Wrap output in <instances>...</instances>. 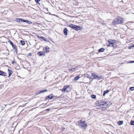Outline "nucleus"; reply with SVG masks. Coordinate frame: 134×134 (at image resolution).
<instances>
[{
	"label": "nucleus",
	"instance_id": "36",
	"mask_svg": "<svg viewBox=\"0 0 134 134\" xmlns=\"http://www.w3.org/2000/svg\"><path fill=\"white\" fill-rule=\"evenodd\" d=\"M132 47H134V44H132Z\"/></svg>",
	"mask_w": 134,
	"mask_h": 134
},
{
	"label": "nucleus",
	"instance_id": "2",
	"mask_svg": "<svg viewBox=\"0 0 134 134\" xmlns=\"http://www.w3.org/2000/svg\"><path fill=\"white\" fill-rule=\"evenodd\" d=\"M85 121H82V120H80V122L79 123V126L82 128L86 129L87 126V124L85 123Z\"/></svg>",
	"mask_w": 134,
	"mask_h": 134
},
{
	"label": "nucleus",
	"instance_id": "22",
	"mask_svg": "<svg viewBox=\"0 0 134 134\" xmlns=\"http://www.w3.org/2000/svg\"><path fill=\"white\" fill-rule=\"evenodd\" d=\"M20 42L21 43V45H24L25 44V42H24V41H23L21 40L20 41Z\"/></svg>",
	"mask_w": 134,
	"mask_h": 134
},
{
	"label": "nucleus",
	"instance_id": "28",
	"mask_svg": "<svg viewBox=\"0 0 134 134\" xmlns=\"http://www.w3.org/2000/svg\"><path fill=\"white\" fill-rule=\"evenodd\" d=\"M75 70V68H72L70 69L69 70L70 71H74V70Z\"/></svg>",
	"mask_w": 134,
	"mask_h": 134
},
{
	"label": "nucleus",
	"instance_id": "6",
	"mask_svg": "<svg viewBox=\"0 0 134 134\" xmlns=\"http://www.w3.org/2000/svg\"><path fill=\"white\" fill-rule=\"evenodd\" d=\"M108 41L109 44H112L114 43V41L111 40H108Z\"/></svg>",
	"mask_w": 134,
	"mask_h": 134
},
{
	"label": "nucleus",
	"instance_id": "21",
	"mask_svg": "<svg viewBox=\"0 0 134 134\" xmlns=\"http://www.w3.org/2000/svg\"><path fill=\"white\" fill-rule=\"evenodd\" d=\"M123 121H120L118 122V124L119 125H121L123 124Z\"/></svg>",
	"mask_w": 134,
	"mask_h": 134
},
{
	"label": "nucleus",
	"instance_id": "33",
	"mask_svg": "<svg viewBox=\"0 0 134 134\" xmlns=\"http://www.w3.org/2000/svg\"><path fill=\"white\" fill-rule=\"evenodd\" d=\"M65 129V127H63L62 128V130L63 131Z\"/></svg>",
	"mask_w": 134,
	"mask_h": 134
},
{
	"label": "nucleus",
	"instance_id": "32",
	"mask_svg": "<svg viewBox=\"0 0 134 134\" xmlns=\"http://www.w3.org/2000/svg\"><path fill=\"white\" fill-rule=\"evenodd\" d=\"M133 47H132V45H131L130 46H129V49H131V48Z\"/></svg>",
	"mask_w": 134,
	"mask_h": 134
},
{
	"label": "nucleus",
	"instance_id": "4",
	"mask_svg": "<svg viewBox=\"0 0 134 134\" xmlns=\"http://www.w3.org/2000/svg\"><path fill=\"white\" fill-rule=\"evenodd\" d=\"M106 104L107 103L105 102L102 101L98 103L97 105L99 106L100 107L103 108L104 107V106H106Z\"/></svg>",
	"mask_w": 134,
	"mask_h": 134
},
{
	"label": "nucleus",
	"instance_id": "40",
	"mask_svg": "<svg viewBox=\"0 0 134 134\" xmlns=\"http://www.w3.org/2000/svg\"><path fill=\"white\" fill-rule=\"evenodd\" d=\"M133 117H134V116H133Z\"/></svg>",
	"mask_w": 134,
	"mask_h": 134
},
{
	"label": "nucleus",
	"instance_id": "13",
	"mask_svg": "<svg viewBox=\"0 0 134 134\" xmlns=\"http://www.w3.org/2000/svg\"><path fill=\"white\" fill-rule=\"evenodd\" d=\"M104 50V48H102L99 49L98 50V52H103Z\"/></svg>",
	"mask_w": 134,
	"mask_h": 134
},
{
	"label": "nucleus",
	"instance_id": "14",
	"mask_svg": "<svg viewBox=\"0 0 134 134\" xmlns=\"http://www.w3.org/2000/svg\"><path fill=\"white\" fill-rule=\"evenodd\" d=\"M69 87V86H64L63 88L62 89V90L63 91H65L66 89L67 88H68Z\"/></svg>",
	"mask_w": 134,
	"mask_h": 134
},
{
	"label": "nucleus",
	"instance_id": "7",
	"mask_svg": "<svg viewBox=\"0 0 134 134\" xmlns=\"http://www.w3.org/2000/svg\"><path fill=\"white\" fill-rule=\"evenodd\" d=\"M0 75L6 76H7V74L2 71H0Z\"/></svg>",
	"mask_w": 134,
	"mask_h": 134
},
{
	"label": "nucleus",
	"instance_id": "20",
	"mask_svg": "<svg viewBox=\"0 0 134 134\" xmlns=\"http://www.w3.org/2000/svg\"><path fill=\"white\" fill-rule=\"evenodd\" d=\"M86 75V76H87L86 77L87 78H89V79H92V77L89 74H87Z\"/></svg>",
	"mask_w": 134,
	"mask_h": 134
},
{
	"label": "nucleus",
	"instance_id": "23",
	"mask_svg": "<svg viewBox=\"0 0 134 134\" xmlns=\"http://www.w3.org/2000/svg\"><path fill=\"white\" fill-rule=\"evenodd\" d=\"M91 97L92 98L95 99L96 98V96L95 95H91Z\"/></svg>",
	"mask_w": 134,
	"mask_h": 134
},
{
	"label": "nucleus",
	"instance_id": "35",
	"mask_svg": "<svg viewBox=\"0 0 134 134\" xmlns=\"http://www.w3.org/2000/svg\"><path fill=\"white\" fill-rule=\"evenodd\" d=\"M130 63H134V61H130Z\"/></svg>",
	"mask_w": 134,
	"mask_h": 134
},
{
	"label": "nucleus",
	"instance_id": "38",
	"mask_svg": "<svg viewBox=\"0 0 134 134\" xmlns=\"http://www.w3.org/2000/svg\"><path fill=\"white\" fill-rule=\"evenodd\" d=\"M108 46H110V45H109H109H108Z\"/></svg>",
	"mask_w": 134,
	"mask_h": 134
},
{
	"label": "nucleus",
	"instance_id": "16",
	"mask_svg": "<svg viewBox=\"0 0 134 134\" xmlns=\"http://www.w3.org/2000/svg\"><path fill=\"white\" fill-rule=\"evenodd\" d=\"M47 90L46 89H45L44 90L41 91H40V92H39L37 94H40V93H42L43 92H47Z\"/></svg>",
	"mask_w": 134,
	"mask_h": 134
},
{
	"label": "nucleus",
	"instance_id": "29",
	"mask_svg": "<svg viewBox=\"0 0 134 134\" xmlns=\"http://www.w3.org/2000/svg\"><path fill=\"white\" fill-rule=\"evenodd\" d=\"M130 89L131 91L134 90V87H131L130 88Z\"/></svg>",
	"mask_w": 134,
	"mask_h": 134
},
{
	"label": "nucleus",
	"instance_id": "39",
	"mask_svg": "<svg viewBox=\"0 0 134 134\" xmlns=\"http://www.w3.org/2000/svg\"><path fill=\"white\" fill-rule=\"evenodd\" d=\"M47 134H48V133H47Z\"/></svg>",
	"mask_w": 134,
	"mask_h": 134
},
{
	"label": "nucleus",
	"instance_id": "24",
	"mask_svg": "<svg viewBox=\"0 0 134 134\" xmlns=\"http://www.w3.org/2000/svg\"><path fill=\"white\" fill-rule=\"evenodd\" d=\"M40 38H41L43 40H44L45 41H47V40H46L45 38L44 37H40Z\"/></svg>",
	"mask_w": 134,
	"mask_h": 134
},
{
	"label": "nucleus",
	"instance_id": "34",
	"mask_svg": "<svg viewBox=\"0 0 134 134\" xmlns=\"http://www.w3.org/2000/svg\"><path fill=\"white\" fill-rule=\"evenodd\" d=\"M46 111H50V109L49 108V109H46Z\"/></svg>",
	"mask_w": 134,
	"mask_h": 134
},
{
	"label": "nucleus",
	"instance_id": "18",
	"mask_svg": "<svg viewBox=\"0 0 134 134\" xmlns=\"http://www.w3.org/2000/svg\"><path fill=\"white\" fill-rule=\"evenodd\" d=\"M103 78V77L102 76H97V79H97V80H100L101 79H102Z\"/></svg>",
	"mask_w": 134,
	"mask_h": 134
},
{
	"label": "nucleus",
	"instance_id": "25",
	"mask_svg": "<svg viewBox=\"0 0 134 134\" xmlns=\"http://www.w3.org/2000/svg\"><path fill=\"white\" fill-rule=\"evenodd\" d=\"M8 42L11 45H13V44L12 42L10 40L8 41Z\"/></svg>",
	"mask_w": 134,
	"mask_h": 134
},
{
	"label": "nucleus",
	"instance_id": "9",
	"mask_svg": "<svg viewBox=\"0 0 134 134\" xmlns=\"http://www.w3.org/2000/svg\"><path fill=\"white\" fill-rule=\"evenodd\" d=\"M8 73L9 74L8 77H10L12 73V71L9 69H8Z\"/></svg>",
	"mask_w": 134,
	"mask_h": 134
},
{
	"label": "nucleus",
	"instance_id": "3",
	"mask_svg": "<svg viewBox=\"0 0 134 134\" xmlns=\"http://www.w3.org/2000/svg\"><path fill=\"white\" fill-rule=\"evenodd\" d=\"M69 26L70 27L76 30H78L79 29L80 27L79 26H76L75 25L71 24L69 25Z\"/></svg>",
	"mask_w": 134,
	"mask_h": 134
},
{
	"label": "nucleus",
	"instance_id": "31",
	"mask_svg": "<svg viewBox=\"0 0 134 134\" xmlns=\"http://www.w3.org/2000/svg\"><path fill=\"white\" fill-rule=\"evenodd\" d=\"M49 98L50 99H51L52 98V97L50 95H49L48 96Z\"/></svg>",
	"mask_w": 134,
	"mask_h": 134
},
{
	"label": "nucleus",
	"instance_id": "30",
	"mask_svg": "<svg viewBox=\"0 0 134 134\" xmlns=\"http://www.w3.org/2000/svg\"><path fill=\"white\" fill-rule=\"evenodd\" d=\"M12 46L14 49H15L16 48V47L15 45H14V44H13V45Z\"/></svg>",
	"mask_w": 134,
	"mask_h": 134
},
{
	"label": "nucleus",
	"instance_id": "15",
	"mask_svg": "<svg viewBox=\"0 0 134 134\" xmlns=\"http://www.w3.org/2000/svg\"><path fill=\"white\" fill-rule=\"evenodd\" d=\"M23 21L24 22H26L29 24H31L32 23V22H31L28 20H23Z\"/></svg>",
	"mask_w": 134,
	"mask_h": 134
},
{
	"label": "nucleus",
	"instance_id": "12",
	"mask_svg": "<svg viewBox=\"0 0 134 134\" xmlns=\"http://www.w3.org/2000/svg\"><path fill=\"white\" fill-rule=\"evenodd\" d=\"M92 75L94 77V79H96L97 77V75H96L95 73H93L92 74Z\"/></svg>",
	"mask_w": 134,
	"mask_h": 134
},
{
	"label": "nucleus",
	"instance_id": "5",
	"mask_svg": "<svg viewBox=\"0 0 134 134\" xmlns=\"http://www.w3.org/2000/svg\"><path fill=\"white\" fill-rule=\"evenodd\" d=\"M43 49L44 51L46 53L49 52L50 51V48L47 46H46L45 47H44Z\"/></svg>",
	"mask_w": 134,
	"mask_h": 134
},
{
	"label": "nucleus",
	"instance_id": "11",
	"mask_svg": "<svg viewBox=\"0 0 134 134\" xmlns=\"http://www.w3.org/2000/svg\"><path fill=\"white\" fill-rule=\"evenodd\" d=\"M16 20L17 22L19 23L20 21H23V19L20 18H16Z\"/></svg>",
	"mask_w": 134,
	"mask_h": 134
},
{
	"label": "nucleus",
	"instance_id": "1",
	"mask_svg": "<svg viewBox=\"0 0 134 134\" xmlns=\"http://www.w3.org/2000/svg\"><path fill=\"white\" fill-rule=\"evenodd\" d=\"M124 19L121 17H119L116 18L115 20L113 21L112 23L113 25H116L118 24H120L123 23Z\"/></svg>",
	"mask_w": 134,
	"mask_h": 134
},
{
	"label": "nucleus",
	"instance_id": "26",
	"mask_svg": "<svg viewBox=\"0 0 134 134\" xmlns=\"http://www.w3.org/2000/svg\"><path fill=\"white\" fill-rule=\"evenodd\" d=\"M130 123L131 125H134V121H131L130 122Z\"/></svg>",
	"mask_w": 134,
	"mask_h": 134
},
{
	"label": "nucleus",
	"instance_id": "8",
	"mask_svg": "<svg viewBox=\"0 0 134 134\" xmlns=\"http://www.w3.org/2000/svg\"><path fill=\"white\" fill-rule=\"evenodd\" d=\"M64 32L65 35H67L68 34V30L66 28H65L64 30Z\"/></svg>",
	"mask_w": 134,
	"mask_h": 134
},
{
	"label": "nucleus",
	"instance_id": "17",
	"mask_svg": "<svg viewBox=\"0 0 134 134\" xmlns=\"http://www.w3.org/2000/svg\"><path fill=\"white\" fill-rule=\"evenodd\" d=\"M109 92V91L108 90H106L105 91H104L103 92V96H105V94L106 93H108Z\"/></svg>",
	"mask_w": 134,
	"mask_h": 134
},
{
	"label": "nucleus",
	"instance_id": "37",
	"mask_svg": "<svg viewBox=\"0 0 134 134\" xmlns=\"http://www.w3.org/2000/svg\"><path fill=\"white\" fill-rule=\"evenodd\" d=\"M13 63H14V62L13 61H12V64H13Z\"/></svg>",
	"mask_w": 134,
	"mask_h": 134
},
{
	"label": "nucleus",
	"instance_id": "27",
	"mask_svg": "<svg viewBox=\"0 0 134 134\" xmlns=\"http://www.w3.org/2000/svg\"><path fill=\"white\" fill-rule=\"evenodd\" d=\"M35 1L36 3H38L40 5V4L39 2L40 1V0H35Z\"/></svg>",
	"mask_w": 134,
	"mask_h": 134
},
{
	"label": "nucleus",
	"instance_id": "10",
	"mask_svg": "<svg viewBox=\"0 0 134 134\" xmlns=\"http://www.w3.org/2000/svg\"><path fill=\"white\" fill-rule=\"evenodd\" d=\"M38 54L39 55L41 56L42 55H44L45 53L43 52H40L38 53Z\"/></svg>",
	"mask_w": 134,
	"mask_h": 134
},
{
	"label": "nucleus",
	"instance_id": "19",
	"mask_svg": "<svg viewBox=\"0 0 134 134\" xmlns=\"http://www.w3.org/2000/svg\"><path fill=\"white\" fill-rule=\"evenodd\" d=\"M80 78V77L79 76H77L75 77L74 80L75 81H77Z\"/></svg>",
	"mask_w": 134,
	"mask_h": 134
}]
</instances>
